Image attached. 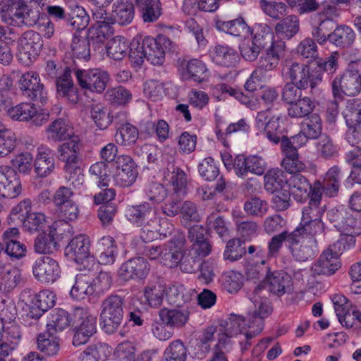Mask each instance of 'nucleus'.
Returning a JSON list of instances; mask_svg holds the SVG:
<instances>
[{
  "mask_svg": "<svg viewBox=\"0 0 361 361\" xmlns=\"http://www.w3.org/2000/svg\"><path fill=\"white\" fill-rule=\"evenodd\" d=\"M187 358V348L180 340H174L164 350L161 361H185Z\"/></svg>",
  "mask_w": 361,
  "mask_h": 361,
  "instance_id": "obj_56",
  "label": "nucleus"
},
{
  "mask_svg": "<svg viewBox=\"0 0 361 361\" xmlns=\"http://www.w3.org/2000/svg\"><path fill=\"white\" fill-rule=\"evenodd\" d=\"M215 27L218 30L233 36H240L250 32V27L243 18L228 21L217 20Z\"/></svg>",
  "mask_w": 361,
  "mask_h": 361,
  "instance_id": "obj_50",
  "label": "nucleus"
},
{
  "mask_svg": "<svg viewBox=\"0 0 361 361\" xmlns=\"http://www.w3.org/2000/svg\"><path fill=\"white\" fill-rule=\"evenodd\" d=\"M113 24L127 25L132 23L135 16V6L132 0H116L112 6Z\"/></svg>",
  "mask_w": 361,
  "mask_h": 361,
  "instance_id": "obj_30",
  "label": "nucleus"
},
{
  "mask_svg": "<svg viewBox=\"0 0 361 361\" xmlns=\"http://www.w3.org/2000/svg\"><path fill=\"white\" fill-rule=\"evenodd\" d=\"M283 71L291 80L290 83H294L300 88H305L310 85L312 94H319L320 90L317 87L322 80V68L318 67L310 71L307 66L297 62L286 63Z\"/></svg>",
  "mask_w": 361,
  "mask_h": 361,
  "instance_id": "obj_5",
  "label": "nucleus"
},
{
  "mask_svg": "<svg viewBox=\"0 0 361 361\" xmlns=\"http://www.w3.org/2000/svg\"><path fill=\"white\" fill-rule=\"evenodd\" d=\"M91 241L85 234L72 238L65 249L66 255L78 264L82 263L90 255Z\"/></svg>",
  "mask_w": 361,
  "mask_h": 361,
  "instance_id": "obj_22",
  "label": "nucleus"
},
{
  "mask_svg": "<svg viewBox=\"0 0 361 361\" xmlns=\"http://www.w3.org/2000/svg\"><path fill=\"white\" fill-rule=\"evenodd\" d=\"M341 228L350 233L343 237H353L355 239L353 235L361 234V214L357 212L353 215L345 212Z\"/></svg>",
  "mask_w": 361,
  "mask_h": 361,
  "instance_id": "obj_63",
  "label": "nucleus"
},
{
  "mask_svg": "<svg viewBox=\"0 0 361 361\" xmlns=\"http://www.w3.org/2000/svg\"><path fill=\"white\" fill-rule=\"evenodd\" d=\"M60 224H63L62 221H54L49 226V233H42L36 238L34 249L37 253L50 254L56 250V237L59 235H66L61 233Z\"/></svg>",
  "mask_w": 361,
  "mask_h": 361,
  "instance_id": "obj_21",
  "label": "nucleus"
},
{
  "mask_svg": "<svg viewBox=\"0 0 361 361\" xmlns=\"http://www.w3.org/2000/svg\"><path fill=\"white\" fill-rule=\"evenodd\" d=\"M243 242L239 238L229 240L224 252V258L231 262L237 261L246 252Z\"/></svg>",
  "mask_w": 361,
  "mask_h": 361,
  "instance_id": "obj_62",
  "label": "nucleus"
},
{
  "mask_svg": "<svg viewBox=\"0 0 361 361\" xmlns=\"http://www.w3.org/2000/svg\"><path fill=\"white\" fill-rule=\"evenodd\" d=\"M99 253L98 262L102 265L113 264L118 255V247L116 241L111 236L106 235L101 238L97 244Z\"/></svg>",
  "mask_w": 361,
  "mask_h": 361,
  "instance_id": "obj_32",
  "label": "nucleus"
},
{
  "mask_svg": "<svg viewBox=\"0 0 361 361\" xmlns=\"http://www.w3.org/2000/svg\"><path fill=\"white\" fill-rule=\"evenodd\" d=\"M264 188L271 193L286 188L287 177L285 172L279 169L269 170L264 175Z\"/></svg>",
  "mask_w": 361,
  "mask_h": 361,
  "instance_id": "obj_46",
  "label": "nucleus"
},
{
  "mask_svg": "<svg viewBox=\"0 0 361 361\" xmlns=\"http://www.w3.org/2000/svg\"><path fill=\"white\" fill-rule=\"evenodd\" d=\"M74 73L80 87L92 92H103L109 81L108 73L100 68L87 70L75 68Z\"/></svg>",
  "mask_w": 361,
  "mask_h": 361,
  "instance_id": "obj_10",
  "label": "nucleus"
},
{
  "mask_svg": "<svg viewBox=\"0 0 361 361\" xmlns=\"http://www.w3.org/2000/svg\"><path fill=\"white\" fill-rule=\"evenodd\" d=\"M250 32L252 35V40L261 48L263 49L268 45H272L276 42L272 29L266 23L255 24L252 30Z\"/></svg>",
  "mask_w": 361,
  "mask_h": 361,
  "instance_id": "obj_49",
  "label": "nucleus"
},
{
  "mask_svg": "<svg viewBox=\"0 0 361 361\" xmlns=\"http://www.w3.org/2000/svg\"><path fill=\"white\" fill-rule=\"evenodd\" d=\"M150 267L143 257H135L123 263L118 270L119 276L124 281L145 279Z\"/></svg>",
  "mask_w": 361,
  "mask_h": 361,
  "instance_id": "obj_18",
  "label": "nucleus"
},
{
  "mask_svg": "<svg viewBox=\"0 0 361 361\" xmlns=\"http://www.w3.org/2000/svg\"><path fill=\"white\" fill-rule=\"evenodd\" d=\"M268 290L278 296H281L291 290L293 281L289 274L284 271L269 272L266 276Z\"/></svg>",
  "mask_w": 361,
  "mask_h": 361,
  "instance_id": "obj_28",
  "label": "nucleus"
},
{
  "mask_svg": "<svg viewBox=\"0 0 361 361\" xmlns=\"http://www.w3.org/2000/svg\"><path fill=\"white\" fill-rule=\"evenodd\" d=\"M204 235L205 230L201 226L195 225L189 229L188 238L192 245L180 264L182 271L192 273L196 269L197 262L211 253L212 245Z\"/></svg>",
  "mask_w": 361,
  "mask_h": 361,
  "instance_id": "obj_4",
  "label": "nucleus"
},
{
  "mask_svg": "<svg viewBox=\"0 0 361 361\" xmlns=\"http://www.w3.org/2000/svg\"><path fill=\"white\" fill-rule=\"evenodd\" d=\"M72 70L66 66L56 80L57 94L65 97L70 103L75 104L79 101V94L71 77Z\"/></svg>",
  "mask_w": 361,
  "mask_h": 361,
  "instance_id": "obj_24",
  "label": "nucleus"
},
{
  "mask_svg": "<svg viewBox=\"0 0 361 361\" xmlns=\"http://www.w3.org/2000/svg\"><path fill=\"white\" fill-rule=\"evenodd\" d=\"M144 44L147 51V60L153 65H161L165 60L167 51H173L176 44L165 35H158L157 37L146 36Z\"/></svg>",
  "mask_w": 361,
  "mask_h": 361,
  "instance_id": "obj_11",
  "label": "nucleus"
},
{
  "mask_svg": "<svg viewBox=\"0 0 361 361\" xmlns=\"http://www.w3.org/2000/svg\"><path fill=\"white\" fill-rule=\"evenodd\" d=\"M314 107V103L310 97H301L290 105L288 108V114L291 118H302L309 115Z\"/></svg>",
  "mask_w": 361,
  "mask_h": 361,
  "instance_id": "obj_55",
  "label": "nucleus"
},
{
  "mask_svg": "<svg viewBox=\"0 0 361 361\" xmlns=\"http://www.w3.org/2000/svg\"><path fill=\"white\" fill-rule=\"evenodd\" d=\"M266 168L265 161L255 155L245 157L243 154H238L233 161V169L240 178L246 176L249 172L261 176L264 173Z\"/></svg>",
  "mask_w": 361,
  "mask_h": 361,
  "instance_id": "obj_15",
  "label": "nucleus"
},
{
  "mask_svg": "<svg viewBox=\"0 0 361 361\" xmlns=\"http://www.w3.org/2000/svg\"><path fill=\"white\" fill-rule=\"evenodd\" d=\"M32 202L29 199L20 202L13 208L11 215L16 216L22 221L23 228L30 233L37 232L44 228L46 216L43 213L32 212Z\"/></svg>",
  "mask_w": 361,
  "mask_h": 361,
  "instance_id": "obj_9",
  "label": "nucleus"
},
{
  "mask_svg": "<svg viewBox=\"0 0 361 361\" xmlns=\"http://www.w3.org/2000/svg\"><path fill=\"white\" fill-rule=\"evenodd\" d=\"M262 288H255L251 296L253 310L248 313L246 318L235 315L229 319L225 329L228 338L243 334L247 341L262 332L264 329V319L272 313L273 309L269 299L260 295Z\"/></svg>",
  "mask_w": 361,
  "mask_h": 361,
  "instance_id": "obj_2",
  "label": "nucleus"
},
{
  "mask_svg": "<svg viewBox=\"0 0 361 361\" xmlns=\"http://www.w3.org/2000/svg\"><path fill=\"white\" fill-rule=\"evenodd\" d=\"M22 338L20 326L13 321L4 322L1 345L15 350Z\"/></svg>",
  "mask_w": 361,
  "mask_h": 361,
  "instance_id": "obj_43",
  "label": "nucleus"
},
{
  "mask_svg": "<svg viewBox=\"0 0 361 361\" xmlns=\"http://www.w3.org/2000/svg\"><path fill=\"white\" fill-rule=\"evenodd\" d=\"M35 279L41 283L50 284L61 277V268L56 260L44 256L38 257L32 266Z\"/></svg>",
  "mask_w": 361,
  "mask_h": 361,
  "instance_id": "obj_12",
  "label": "nucleus"
},
{
  "mask_svg": "<svg viewBox=\"0 0 361 361\" xmlns=\"http://www.w3.org/2000/svg\"><path fill=\"white\" fill-rule=\"evenodd\" d=\"M111 349L104 343L87 346L78 356V361H104L111 355Z\"/></svg>",
  "mask_w": 361,
  "mask_h": 361,
  "instance_id": "obj_40",
  "label": "nucleus"
},
{
  "mask_svg": "<svg viewBox=\"0 0 361 361\" xmlns=\"http://www.w3.org/2000/svg\"><path fill=\"white\" fill-rule=\"evenodd\" d=\"M310 25L313 39L319 45H325L330 39V31L333 29V24L312 15L310 18Z\"/></svg>",
  "mask_w": 361,
  "mask_h": 361,
  "instance_id": "obj_41",
  "label": "nucleus"
},
{
  "mask_svg": "<svg viewBox=\"0 0 361 361\" xmlns=\"http://www.w3.org/2000/svg\"><path fill=\"white\" fill-rule=\"evenodd\" d=\"M106 48L108 56L119 61L127 55L129 43L124 37L116 36L107 43Z\"/></svg>",
  "mask_w": 361,
  "mask_h": 361,
  "instance_id": "obj_54",
  "label": "nucleus"
},
{
  "mask_svg": "<svg viewBox=\"0 0 361 361\" xmlns=\"http://www.w3.org/2000/svg\"><path fill=\"white\" fill-rule=\"evenodd\" d=\"M94 276L90 274L80 273L75 276V284L71 290V295L77 300H84L94 294Z\"/></svg>",
  "mask_w": 361,
  "mask_h": 361,
  "instance_id": "obj_33",
  "label": "nucleus"
},
{
  "mask_svg": "<svg viewBox=\"0 0 361 361\" xmlns=\"http://www.w3.org/2000/svg\"><path fill=\"white\" fill-rule=\"evenodd\" d=\"M243 209L245 213L250 216L262 217L267 213L269 204L267 201L255 197L245 202Z\"/></svg>",
  "mask_w": 361,
  "mask_h": 361,
  "instance_id": "obj_60",
  "label": "nucleus"
},
{
  "mask_svg": "<svg viewBox=\"0 0 361 361\" xmlns=\"http://www.w3.org/2000/svg\"><path fill=\"white\" fill-rule=\"evenodd\" d=\"M56 212L58 217L61 219L57 221H62L63 223V224H60V226H63L65 227L64 231H67L68 233L71 234L73 228L68 222L73 221L78 218L80 214L78 205L73 201L56 207Z\"/></svg>",
  "mask_w": 361,
  "mask_h": 361,
  "instance_id": "obj_48",
  "label": "nucleus"
},
{
  "mask_svg": "<svg viewBox=\"0 0 361 361\" xmlns=\"http://www.w3.org/2000/svg\"><path fill=\"white\" fill-rule=\"evenodd\" d=\"M143 293L148 305L152 307H157L162 303L166 288L160 281L149 283L144 288Z\"/></svg>",
  "mask_w": 361,
  "mask_h": 361,
  "instance_id": "obj_53",
  "label": "nucleus"
},
{
  "mask_svg": "<svg viewBox=\"0 0 361 361\" xmlns=\"http://www.w3.org/2000/svg\"><path fill=\"white\" fill-rule=\"evenodd\" d=\"M54 334L47 331L37 338V349L48 356L57 355L60 350L59 339Z\"/></svg>",
  "mask_w": 361,
  "mask_h": 361,
  "instance_id": "obj_51",
  "label": "nucleus"
},
{
  "mask_svg": "<svg viewBox=\"0 0 361 361\" xmlns=\"http://www.w3.org/2000/svg\"><path fill=\"white\" fill-rule=\"evenodd\" d=\"M189 78L199 83L205 80L207 68L201 60L192 59L183 64Z\"/></svg>",
  "mask_w": 361,
  "mask_h": 361,
  "instance_id": "obj_58",
  "label": "nucleus"
},
{
  "mask_svg": "<svg viewBox=\"0 0 361 361\" xmlns=\"http://www.w3.org/2000/svg\"><path fill=\"white\" fill-rule=\"evenodd\" d=\"M22 191L20 176L13 168L0 166V193L4 197L15 198Z\"/></svg>",
  "mask_w": 361,
  "mask_h": 361,
  "instance_id": "obj_16",
  "label": "nucleus"
},
{
  "mask_svg": "<svg viewBox=\"0 0 361 361\" xmlns=\"http://www.w3.org/2000/svg\"><path fill=\"white\" fill-rule=\"evenodd\" d=\"M123 298L118 295H111L102 301L99 323L106 334L114 333L120 326L123 317Z\"/></svg>",
  "mask_w": 361,
  "mask_h": 361,
  "instance_id": "obj_6",
  "label": "nucleus"
},
{
  "mask_svg": "<svg viewBox=\"0 0 361 361\" xmlns=\"http://www.w3.org/2000/svg\"><path fill=\"white\" fill-rule=\"evenodd\" d=\"M128 55L131 62L141 66L144 59H147V51L144 44V38H134L129 44Z\"/></svg>",
  "mask_w": 361,
  "mask_h": 361,
  "instance_id": "obj_59",
  "label": "nucleus"
},
{
  "mask_svg": "<svg viewBox=\"0 0 361 361\" xmlns=\"http://www.w3.org/2000/svg\"><path fill=\"white\" fill-rule=\"evenodd\" d=\"M343 116L348 127L353 129L351 133H355L356 127L361 123V100L359 99L348 100Z\"/></svg>",
  "mask_w": 361,
  "mask_h": 361,
  "instance_id": "obj_47",
  "label": "nucleus"
},
{
  "mask_svg": "<svg viewBox=\"0 0 361 361\" xmlns=\"http://www.w3.org/2000/svg\"><path fill=\"white\" fill-rule=\"evenodd\" d=\"M73 324L80 322V325L75 327L85 332L86 335L92 336L96 333L97 317L90 314L88 309L76 307L73 312Z\"/></svg>",
  "mask_w": 361,
  "mask_h": 361,
  "instance_id": "obj_38",
  "label": "nucleus"
},
{
  "mask_svg": "<svg viewBox=\"0 0 361 361\" xmlns=\"http://www.w3.org/2000/svg\"><path fill=\"white\" fill-rule=\"evenodd\" d=\"M297 232L294 230L292 232L283 231L274 235L268 242V252L265 254L266 259L268 260L269 258L276 257L284 242L288 244L289 248L290 243L295 240Z\"/></svg>",
  "mask_w": 361,
  "mask_h": 361,
  "instance_id": "obj_45",
  "label": "nucleus"
},
{
  "mask_svg": "<svg viewBox=\"0 0 361 361\" xmlns=\"http://www.w3.org/2000/svg\"><path fill=\"white\" fill-rule=\"evenodd\" d=\"M309 137H282L281 150L284 158L281 165L290 174L299 173L305 169V164L299 159L298 148L304 146Z\"/></svg>",
  "mask_w": 361,
  "mask_h": 361,
  "instance_id": "obj_7",
  "label": "nucleus"
},
{
  "mask_svg": "<svg viewBox=\"0 0 361 361\" xmlns=\"http://www.w3.org/2000/svg\"><path fill=\"white\" fill-rule=\"evenodd\" d=\"M285 49V42L277 39L275 43L266 49L264 54L259 58L256 68L267 76V72L274 70L279 66Z\"/></svg>",
  "mask_w": 361,
  "mask_h": 361,
  "instance_id": "obj_20",
  "label": "nucleus"
},
{
  "mask_svg": "<svg viewBox=\"0 0 361 361\" xmlns=\"http://www.w3.org/2000/svg\"><path fill=\"white\" fill-rule=\"evenodd\" d=\"M334 99H344V96L355 97L361 92V73L357 70H346L331 81Z\"/></svg>",
  "mask_w": 361,
  "mask_h": 361,
  "instance_id": "obj_8",
  "label": "nucleus"
},
{
  "mask_svg": "<svg viewBox=\"0 0 361 361\" xmlns=\"http://www.w3.org/2000/svg\"><path fill=\"white\" fill-rule=\"evenodd\" d=\"M71 51L73 57L84 61L90 58V49L89 40L82 37L74 36L71 42Z\"/></svg>",
  "mask_w": 361,
  "mask_h": 361,
  "instance_id": "obj_61",
  "label": "nucleus"
},
{
  "mask_svg": "<svg viewBox=\"0 0 361 361\" xmlns=\"http://www.w3.org/2000/svg\"><path fill=\"white\" fill-rule=\"evenodd\" d=\"M22 279L20 269L10 265H0V292L4 294L11 293L20 283Z\"/></svg>",
  "mask_w": 361,
  "mask_h": 361,
  "instance_id": "obj_34",
  "label": "nucleus"
},
{
  "mask_svg": "<svg viewBox=\"0 0 361 361\" xmlns=\"http://www.w3.org/2000/svg\"><path fill=\"white\" fill-rule=\"evenodd\" d=\"M17 7L13 13L15 19L19 25L32 27L39 19L40 12L37 7H32L30 0H18Z\"/></svg>",
  "mask_w": 361,
  "mask_h": 361,
  "instance_id": "obj_27",
  "label": "nucleus"
},
{
  "mask_svg": "<svg viewBox=\"0 0 361 361\" xmlns=\"http://www.w3.org/2000/svg\"><path fill=\"white\" fill-rule=\"evenodd\" d=\"M259 4L264 13L274 19H280L287 11L286 5L283 2L260 0Z\"/></svg>",
  "mask_w": 361,
  "mask_h": 361,
  "instance_id": "obj_64",
  "label": "nucleus"
},
{
  "mask_svg": "<svg viewBox=\"0 0 361 361\" xmlns=\"http://www.w3.org/2000/svg\"><path fill=\"white\" fill-rule=\"evenodd\" d=\"M209 56L214 63L224 67L234 66L238 59L237 52L228 46L217 44L209 51Z\"/></svg>",
  "mask_w": 361,
  "mask_h": 361,
  "instance_id": "obj_36",
  "label": "nucleus"
},
{
  "mask_svg": "<svg viewBox=\"0 0 361 361\" xmlns=\"http://www.w3.org/2000/svg\"><path fill=\"white\" fill-rule=\"evenodd\" d=\"M42 47L40 35L33 30L25 32L18 42V59L29 66L39 55Z\"/></svg>",
  "mask_w": 361,
  "mask_h": 361,
  "instance_id": "obj_14",
  "label": "nucleus"
},
{
  "mask_svg": "<svg viewBox=\"0 0 361 361\" xmlns=\"http://www.w3.org/2000/svg\"><path fill=\"white\" fill-rule=\"evenodd\" d=\"M70 139L58 147L59 159L65 163L64 166L79 163V151L81 147L78 137H69Z\"/></svg>",
  "mask_w": 361,
  "mask_h": 361,
  "instance_id": "obj_31",
  "label": "nucleus"
},
{
  "mask_svg": "<svg viewBox=\"0 0 361 361\" xmlns=\"http://www.w3.org/2000/svg\"><path fill=\"white\" fill-rule=\"evenodd\" d=\"M140 8L142 18L145 23H154L162 14V8L159 0H151L142 4H137Z\"/></svg>",
  "mask_w": 361,
  "mask_h": 361,
  "instance_id": "obj_57",
  "label": "nucleus"
},
{
  "mask_svg": "<svg viewBox=\"0 0 361 361\" xmlns=\"http://www.w3.org/2000/svg\"><path fill=\"white\" fill-rule=\"evenodd\" d=\"M19 87L23 94L37 104L43 105L47 102V92L37 73L28 71L23 74L19 80Z\"/></svg>",
  "mask_w": 361,
  "mask_h": 361,
  "instance_id": "obj_13",
  "label": "nucleus"
},
{
  "mask_svg": "<svg viewBox=\"0 0 361 361\" xmlns=\"http://www.w3.org/2000/svg\"><path fill=\"white\" fill-rule=\"evenodd\" d=\"M163 181L167 186H170L176 195H183L185 192L187 178L185 172L173 164H168L164 171Z\"/></svg>",
  "mask_w": 361,
  "mask_h": 361,
  "instance_id": "obj_26",
  "label": "nucleus"
},
{
  "mask_svg": "<svg viewBox=\"0 0 361 361\" xmlns=\"http://www.w3.org/2000/svg\"><path fill=\"white\" fill-rule=\"evenodd\" d=\"M189 314L187 311H183L177 309L163 308L159 312V318L166 325L173 329V328L182 327L188 322Z\"/></svg>",
  "mask_w": 361,
  "mask_h": 361,
  "instance_id": "obj_42",
  "label": "nucleus"
},
{
  "mask_svg": "<svg viewBox=\"0 0 361 361\" xmlns=\"http://www.w3.org/2000/svg\"><path fill=\"white\" fill-rule=\"evenodd\" d=\"M342 178L340 169L334 166L326 172L324 183V192L328 197L337 195L340 187V181Z\"/></svg>",
  "mask_w": 361,
  "mask_h": 361,
  "instance_id": "obj_52",
  "label": "nucleus"
},
{
  "mask_svg": "<svg viewBox=\"0 0 361 361\" xmlns=\"http://www.w3.org/2000/svg\"><path fill=\"white\" fill-rule=\"evenodd\" d=\"M30 297L28 315L33 319L39 318L48 309L55 305L56 296L49 290H43L38 293L29 295Z\"/></svg>",
  "mask_w": 361,
  "mask_h": 361,
  "instance_id": "obj_23",
  "label": "nucleus"
},
{
  "mask_svg": "<svg viewBox=\"0 0 361 361\" xmlns=\"http://www.w3.org/2000/svg\"><path fill=\"white\" fill-rule=\"evenodd\" d=\"M286 189L297 200L300 201L303 195H306L311 189V185L305 176L300 173H295L287 178Z\"/></svg>",
  "mask_w": 361,
  "mask_h": 361,
  "instance_id": "obj_44",
  "label": "nucleus"
},
{
  "mask_svg": "<svg viewBox=\"0 0 361 361\" xmlns=\"http://www.w3.org/2000/svg\"><path fill=\"white\" fill-rule=\"evenodd\" d=\"M34 166L38 176L44 178L49 176L55 169L53 151L47 146L42 145L39 147Z\"/></svg>",
  "mask_w": 361,
  "mask_h": 361,
  "instance_id": "obj_29",
  "label": "nucleus"
},
{
  "mask_svg": "<svg viewBox=\"0 0 361 361\" xmlns=\"http://www.w3.org/2000/svg\"><path fill=\"white\" fill-rule=\"evenodd\" d=\"M92 18L95 24L92 38L97 42H103L112 34V16H108V13L103 7L99 6L92 11Z\"/></svg>",
  "mask_w": 361,
  "mask_h": 361,
  "instance_id": "obj_25",
  "label": "nucleus"
},
{
  "mask_svg": "<svg viewBox=\"0 0 361 361\" xmlns=\"http://www.w3.org/2000/svg\"><path fill=\"white\" fill-rule=\"evenodd\" d=\"M185 241L181 237H176L162 246L161 264L173 268L180 265L186 253H183Z\"/></svg>",
  "mask_w": 361,
  "mask_h": 361,
  "instance_id": "obj_19",
  "label": "nucleus"
},
{
  "mask_svg": "<svg viewBox=\"0 0 361 361\" xmlns=\"http://www.w3.org/2000/svg\"><path fill=\"white\" fill-rule=\"evenodd\" d=\"M125 216L133 226L141 227L140 238L145 242L164 239L171 235L173 229L166 218L159 216L157 207L147 202L127 206Z\"/></svg>",
  "mask_w": 361,
  "mask_h": 361,
  "instance_id": "obj_1",
  "label": "nucleus"
},
{
  "mask_svg": "<svg viewBox=\"0 0 361 361\" xmlns=\"http://www.w3.org/2000/svg\"><path fill=\"white\" fill-rule=\"evenodd\" d=\"M73 324V317L63 309L52 310L47 317V331L51 334L62 331L71 324Z\"/></svg>",
  "mask_w": 361,
  "mask_h": 361,
  "instance_id": "obj_35",
  "label": "nucleus"
},
{
  "mask_svg": "<svg viewBox=\"0 0 361 361\" xmlns=\"http://www.w3.org/2000/svg\"><path fill=\"white\" fill-rule=\"evenodd\" d=\"M355 240L353 237H341L330 245L313 264L312 270L317 275L331 276L341 268L340 256L346 250L353 247Z\"/></svg>",
  "mask_w": 361,
  "mask_h": 361,
  "instance_id": "obj_3",
  "label": "nucleus"
},
{
  "mask_svg": "<svg viewBox=\"0 0 361 361\" xmlns=\"http://www.w3.org/2000/svg\"><path fill=\"white\" fill-rule=\"evenodd\" d=\"M300 30V20L296 15H289L275 26V33L281 39H290Z\"/></svg>",
  "mask_w": 361,
  "mask_h": 361,
  "instance_id": "obj_39",
  "label": "nucleus"
},
{
  "mask_svg": "<svg viewBox=\"0 0 361 361\" xmlns=\"http://www.w3.org/2000/svg\"><path fill=\"white\" fill-rule=\"evenodd\" d=\"M355 32L346 25H339L330 32L329 42L341 49L351 47L355 39Z\"/></svg>",
  "mask_w": 361,
  "mask_h": 361,
  "instance_id": "obj_37",
  "label": "nucleus"
},
{
  "mask_svg": "<svg viewBox=\"0 0 361 361\" xmlns=\"http://www.w3.org/2000/svg\"><path fill=\"white\" fill-rule=\"evenodd\" d=\"M294 231H298L295 240L290 243L289 247L293 257L299 262H305L313 258L318 252L315 238H303L300 236L299 229Z\"/></svg>",
  "mask_w": 361,
  "mask_h": 361,
  "instance_id": "obj_17",
  "label": "nucleus"
}]
</instances>
